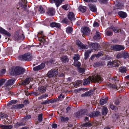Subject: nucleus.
<instances>
[{
    "mask_svg": "<svg viewBox=\"0 0 129 129\" xmlns=\"http://www.w3.org/2000/svg\"><path fill=\"white\" fill-rule=\"evenodd\" d=\"M25 124H23L22 123L17 122L15 125H14V126L15 127H17L20 126L24 125Z\"/></svg>",
    "mask_w": 129,
    "mask_h": 129,
    "instance_id": "obj_43",
    "label": "nucleus"
},
{
    "mask_svg": "<svg viewBox=\"0 0 129 129\" xmlns=\"http://www.w3.org/2000/svg\"><path fill=\"white\" fill-rule=\"evenodd\" d=\"M31 117V115L27 114L23 118L22 121H23L25 122L28 119H30Z\"/></svg>",
    "mask_w": 129,
    "mask_h": 129,
    "instance_id": "obj_30",
    "label": "nucleus"
},
{
    "mask_svg": "<svg viewBox=\"0 0 129 129\" xmlns=\"http://www.w3.org/2000/svg\"><path fill=\"white\" fill-rule=\"evenodd\" d=\"M100 35L99 32H96L95 35L93 37V39L95 40H97L100 38Z\"/></svg>",
    "mask_w": 129,
    "mask_h": 129,
    "instance_id": "obj_34",
    "label": "nucleus"
},
{
    "mask_svg": "<svg viewBox=\"0 0 129 129\" xmlns=\"http://www.w3.org/2000/svg\"><path fill=\"white\" fill-rule=\"evenodd\" d=\"M17 101L16 100H12L9 102V103L8 104L11 105L13 104H15L17 103Z\"/></svg>",
    "mask_w": 129,
    "mask_h": 129,
    "instance_id": "obj_45",
    "label": "nucleus"
},
{
    "mask_svg": "<svg viewBox=\"0 0 129 129\" xmlns=\"http://www.w3.org/2000/svg\"><path fill=\"white\" fill-rule=\"evenodd\" d=\"M0 33L6 35L8 36L9 37L11 36V35L7 31L1 27H0Z\"/></svg>",
    "mask_w": 129,
    "mask_h": 129,
    "instance_id": "obj_18",
    "label": "nucleus"
},
{
    "mask_svg": "<svg viewBox=\"0 0 129 129\" xmlns=\"http://www.w3.org/2000/svg\"><path fill=\"white\" fill-rule=\"evenodd\" d=\"M68 22V19L67 18H64L62 21V23H65L67 24Z\"/></svg>",
    "mask_w": 129,
    "mask_h": 129,
    "instance_id": "obj_58",
    "label": "nucleus"
},
{
    "mask_svg": "<svg viewBox=\"0 0 129 129\" xmlns=\"http://www.w3.org/2000/svg\"><path fill=\"white\" fill-rule=\"evenodd\" d=\"M81 31L83 35H88L90 31V29L88 27H85L82 28L81 29Z\"/></svg>",
    "mask_w": 129,
    "mask_h": 129,
    "instance_id": "obj_8",
    "label": "nucleus"
},
{
    "mask_svg": "<svg viewBox=\"0 0 129 129\" xmlns=\"http://www.w3.org/2000/svg\"><path fill=\"white\" fill-rule=\"evenodd\" d=\"M31 79L30 78H26L24 81L22 83V84L23 85H25L28 84L31 80Z\"/></svg>",
    "mask_w": 129,
    "mask_h": 129,
    "instance_id": "obj_23",
    "label": "nucleus"
},
{
    "mask_svg": "<svg viewBox=\"0 0 129 129\" xmlns=\"http://www.w3.org/2000/svg\"><path fill=\"white\" fill-rule=\"evenodd\" d=\"M45 66V64L44 63H42L37 66L34 67L33 68V70L34 71H38L41 70L44 68Z\"/></svg>",
    "mask_w": 129,
    "mask_h": 129,
    "instance_id": "obj_9",
    "label": "nucleus"
},
{
    "mask_svg": "<svg viewBox=\"0 0 129 129\" xmlns=\"http://www.w3.org/2000/svg\"><path fill=\"white\" fill-rule=\"evenodd\" d=\"M87 111L86 109H81L79 111L76 112V114L77 117L83 115H87Z\"/></svg>",
    "mask_w": 129,
    "mask_h": 129,
    "instance_id": "obj_7",
    "label": "nucleus"
},
{
    "mask_svg": "<svg viewBox=\"0 0 129 129\" xmlns=\"http://www.w3.org/2000/svg\"><path fill=\"white\" fill-rule=\"evenodd\" d=\"M61 59L62 62L64 63L68 62L69 61V59L67 56H63L61 57Z\"/></svg>",
    "mask_w": 129,
    "mask_h": 129,
    "instance_id": "obj_27",
    "label": "nucleus"
},
{
    "mask_svg": "<svg viewBox=\"0 0 129 129\" xmlns=\"http://www.w3.org/2000/svg\"><path fill=\"white\" fill-rule=\"evenodd\" d=\"M116 58L118 59L122 57V54L119 53L118 54L116 55Z\"/></svg>",
    "mask_w": 129,
    "mask_h": 129,
    "instance_id": "obj_56",
    "label": "nucleus"
},
{
    "mask_svg": "<svg viewBox=\"0 0 129 129\" xmlns=\"http://www.w3.org/2000/svg\"><path fill=\"white\" fill-rule=\"evenodd\" d=\"M68 18L71 21H74L76 18L74 14L72 12H70L68 15Z\"/></svg>",
    "mask_w": 129,
    "mask_h": 129,
    "instance_id": "obj_16",
    "label": "nucleus"
},
{
    "mask_svg": "<svg viewBox=\"0 0 129 129\" xmlns=\"http://www.w3.org/2000/svg\"><path fill=\"white\" fill-rule=\"evenodd\" d=\"M122 57L124 59L128 58L129 57V53L126 52H124L122 53Z\"/></svg>",
    "mask_w": 129,
    "mask_h": 129,
    "instance_id": "obj_28",
    "label": "nucleus"
},
{
    "mask_svg": "<svg viewBox=\"0 0 129 129\" xmlns=\"http://www.w3.org/2000/svg\"><path fill=\"white\" fill-rule=\"evenodd\" d=\"M6 70L4 69H3L1 70L0 73V75H2L5 74L6 72Z\"/></svg>",
    "mask_w": 129,
    "mask_h": 129,
    "instance_id": "obj_57",
    "label": "nucleus"
},
{
    "mask_svg": "<svg viewBox=\"0 0 129 129\" xmlns=\"http://www.w3.org/2000/svg\"><path fill=\"white\" fill-rule=\"evenodd\" d=\"M24 38V36L23 34L19 35V33H16L14 36V38L16 40L23 39Z\"/></svg>",
    "mask_w": 129,
    "mask_h": 129,
    "instance_id": "obj_12",
    "label": "nucleus"
},
{
    "mask_svg": "<svg viewBox=\"0 0 129 129\" xmlns=\"http://www.w3.org/2000/svg\"><path fill=\"white\" fill-rule=\"evenodd\" d=\"M60 119L61 121L63 122L67 121L69 119V118L68 117L63 116H61Z\"/></svg>",
    "mask_w": 129,
    "mask_h": 129,
    "instance_id": "obj_36",
    "label": "nucleus"
},
{
    "mask_svg": "<svg viewBox=\"0 0 129 129\" xmlns=\"http://www.w3.org/2000/svg\"><path fill=\"white\" fill-rule=\"evenodd\" d=\"M58 74L57 70L56 69H52L49 71L47 74V76L49 78H51L55 76Z\"/></svg>",
    "mask_w": 129,
    "mask_h": 129,
    "instance_id": "obj_5",
    "label": "nucleus"
},
{
    "mask_svg": "<svg viewBox=\"0 0 129 129\" xmlns=\"http://www.w3.org/2000/svg\"><path fill=\"white\" fill-rule=\"evenodd\" d=\"M110 28H111L112 29L113 31L115 33H118L120 32L121 33H123V31L122 30L120 29H118L116 27H114L113 26H112Z\"/></svg>",
    "mask_w": 129,
    "mask_h": 129,
    "instance_id": "obj_21",
    "label": "nucleus"
},
{
    "mask_svg": "<svg viewBox=\"0 0 129 129\" xmlns=\"http://www.w3.org/2000/svg\"><path fill=\"white\" fill-rule=\"evenodd\" d=\"M119 71L122 73H125L127 71L126 68L125 67H122L119 68Z\"/></svg>",
    "mask_w": 129,
    "mask_h": 129,
    "instance_id": "obj_32",
    "label": "nucleus"
},
{
    "mask_svg": "<svg viewBox=\"0 0 129 129\" xmlns=\"http://www.w3.org/2000/svg\"><path fill=\"white\" fill-rule=\"evenodd\" d=\"M73 31V28L72 27H68L66 28V31L67 33H70Z\"/></svg>",
    "mask_w": 129,
    "mask_h": 129,
    "instance_id": "obj_39",
    "label": "nucleus"
},
{
    "mask_svg": "<svg viewBox=\"0 0 129 129\" xmlns=\"http://www.w3.org/2000/svg\"><path fill=\"white\" fill-rule=\"evenodd\" d=\"M6 86L5 89L6 90H9L11 88L10 86Z\"/></svg>",
    "mask_w": 129,
    "mask_h": 129,
    "instance_id": "obj_62",
    "label": "nucleus"
},
{
    "mask_svg": "<svg viewBox=\"0 0 129 129\" xmlns=\"http://www.w3.org/2000/svg\"><path fill=\"white\" fill-rule=\"evenodd\" d=\"M102 81L101 78L98 75H97L94 77H89L88 78L85 79L83 83V85H86L90 84V81L92 82L100 83Z\"/></svg>",
    "mask_w": 129,
    "mask_h": 129,
    "instance_id": "obj_1",
    "label": "nucleus"
},
{
    "mask_svg": "<svg viewBox=\"0 0 129 129\" xmlns=\"http://www.w3.org/2000/svg\"><path fill=\"white\" fill-rule=\"evenodd\" d=\"M82 81L81 80H78L77 81L76 83H75L74 84V85L75 86H78L80 84H81L82 83Z\"/></svg>",
    "mask_w": 129,
    "mask_h": 129,
    "instance_id": "obj_46",
    "label": "nucleus"
},
{
    "mask_svg": "<svg viewBox=\"0 0 129 129\" xmlns=\"http://www.w3.org/2000/svg\"><path fill=\"white\" fill-rule=\"evenodd\" d=\"M93 92V90H90L89 91L86 92V94L87 96H89L92 94Z\"/></svg>",
    "mask_w": 129,
    "mask_h": 129,
    "instance_id": "obj_41",
    "label": "nucleus"
},
{
    "mask_svg": "<svg viewBox=\"0 0 129 129\" xmlns=\"http://www.w3.org/2000/svg\"><path fill=\"white\" fill-rule=\"evenodd\" d=\"M25 69L22 67H17L14 69V73L16 75L23 74L25 71Z\"/></svg>",
    "mask_w": 129,
    "mask_h": 129,
    "instance_id": "obj_4",
    "label": "nucleus"
},
{
    "mask_svg": "<svg viewBox=\"0 0 129 129\" xmlns=\"http://www.w3.org/2000/svg\"><path fill=\"white\" fill-rule=\"evenodd\" d=\"M88 6L89 10L91 11L95 12L97 11V8L96 6L92 4H89Z\"/></svg>",
    "mask_w": 129,
    "mask_h": 129,
    "instance_id": "obj_10",
    "label": "nucleus"
},
{
    "mask_svg": "<svg viewBox=\"0 0 129 129\" xmlns=\"http://www.w3.org/2000/svg\"><path fill=\"white\" fill-rule=\"evenodd\" d=\"M102 115H106L108 112L107 108L106 107H103L102 109Z\"/></svg>",
    "mask_w": 129,
    "mask_h": 129,
    "instance_id": "obj_26",
    "label": "nucleus"
},
{
    "mask_svg": "<svg viewBox=\"0 0 129 129\" xmlns=\"http://www.w3.org/2000/svg\"><path fill=\"white\" fill-rule=\"evenodd\" d=\"M118 14L119 16L123 18L126 17L127 15L125 12L122 11H119L118 12Z\"/></svg>",
    "mask_w": 129,
    "mask_h": 129,
    "instance_id": "obj_25",
    "label": "nucleus"
},
{
    "mask_svg": "<svg viewBox=\"0 0 129 129\" xmlns=\"http://www.w3.org/2000/svg\"><path fill=\"white\" fill-rule=\"evenodd\" d=\"M43 117V114H40L38 116V120L40 122H41L42 121Z\"/></svg>",
    "mask_w": 129,
    "mask_h": 129,
    "instance_id": "obj_49",
    "label": "nucleus"
},
{
    "mask_svg": "<svg viewBox=\"0 0 129 129\" xmlns=\"http://www.w3.org/2000/svg\"><path fill=\"white\" fill-rule=\"evenodd\" d=\"M32 57V55L29 53H25L23 55H20L19 56V58L20 60L25 61L31 60Z\"/></svg>",
    "mask_w": 129,
    "mask_h": 129,
    "instance_id": "obj_2",
    "label": "nucleus"
},
{
    "mask_svg": "<svg viewBox=\"0 0 129 129\" xmlns=\"http://www.w3.org/2000/svg\"><path fill=\"white\" fill-rule=\"evenodd\" d=\"M62 8L65 10H67L69 9V6L67 5H66L62 6Z\"/></svg>",
    "mask_w": 129,
    "mask_h": 129,
    "instance_id": "obj_47",
    "label": "nucleus"
},
{
    "mask_svg": "<svg viewBox=\"0 0 129 129\" xmlns=\"http://www.w3.org/2000/svg\"><path fill=\"white\" fill-rule=\"evenodd\" d=\"M102 55V54L101 53H98V54L94 55L95 57H96V58H98L99 57L101 56V55Z\"/></svg>",
    "mask_w": 129,
    "mask_h": 129,
    "instance_id": "obj_63",
    "label": "nucleus"
},
{
    "mask_svg": "<svg viewBox=\"0 0 129 129\" xmlns=\"http://www.w3.org/2000/svg\"><path fill=\"white\" fill-rule=\"evenodd\" d=\"M82 125L83 127H90L91 126V124L89 122H86L84 124Z\"/></svg>",
    "mask_w": 129,
    "mask_h": 129,
    "instance_id": "obj_50",
    "label": "nucleus"
},
{
    "mask_svg": "<svg viewBox=\"0 0 129 129\" xmlns=\"http://www.w3.org/2000/svg\"><path fill=\"white\" fill-rule=\"evenodd\" d=\"M13 126L12 125H4L0 124V128L4 129H10L12 128Z\"/></svg>",
    "mask_w": 129,
    "mask_h": 129,
    "instance_id": "obj_24",
    "label": "nucleus"
},
{
    "mask_svg": "<svg viewBox=\"0 0 129 129\" xmlns=\"http://www.w3.org/2000/svg\"><path fill=\"white\" fill-rule=\"evenodd\" d=\"M76 44L82 49H87V48L88 47L87 46L85 45L82 43L79 40H77Z\"/></svg>",
    "mask_w": 129,
    "mask_h": 129,
    "instance_id": "obj_15",
    "label": "nucleus"
},
{
    "mask_svg": "<svg viewBox=\"0 0 129 129\" xmlns=\"http://www.w3.org/2000/svg\"><path fill=\"white\" fill-rule=\"evenodd\" d=\"M111 49L117 51L124 50V47L123 46L121 45H116L111 46Z\"/></svg>",
    "mask_w": 129,
    "mask_h": 129,
    "instance_id": "obj_6",
    "label": "nucleus"
},
{
    "mask_svg": "<svg viewBox=\"0 0 129 129\" xmlns=\"http://www.w3.org/2000/svg\"><path fill=\"white\" fill-rule=\"evenodd\" d=\"M31 93L32 94L34 95L35 96L40 95V93L38 92H36L32 91Z\"/></svg>",
    "mask_w": 129,
    "mask_h": 129,
    "instance_id": "obj_54",
    "label": "nucleus"
},
{
    "mask_svg": "<svg viewBox=\"0 0 129 129\" xmlns=\"http://www.w3.org/2000/svg\"><path fill=\"white\" fill-rule=\"evenodd\" d=\"M84 1L86 2H97V0H84Z\"/></svg>",
    "mask_w": 129,
    "mask_h": 129,
    "instance_id": "obj_55",
    "label": "nucleus"
},
{
    "mask_svg": "<svg viewBox=\"0 0 129 129\" xmlns=\"http://www.w3.org/2000/svg\"><path fill=\"white\" fill-rule=\"evenodd\" d=\"M110 107L112 110L116 111L117 110V107L114 106L112 104H110Z\"/></svg>",
    "mask_w": 129,
    "mask_h": 129,
    "instance_id": "obj_40",
    "label": "nucleus"
},
{
    "mask_svg": "<svg viewBox=\"0 0 129 129\" xmlns=\"http://www.w3.org/2000/svg\"><path fill=\"white\" fill-rule=\"evenodd\" d=\"M89 54L87 53V52H85V57L84 58V59L85 60L89 56Z\"/></svg>",
    "mask_w": 129,
    "mask_h": 129,
    "instance_id": "obj_61",
    "label": "nucleus"
},
{
    "mask_svg": "<svg viewBox=\"0 0 129 129\" xmlns=\"http://www.w3.org/2000/svg\"><path fill=\"white\" fill-rule=\"evenodd\" d=\"M15 82V79L12 78L9 80L5 84L6 86H10L13 85Z\"/></svg>",
    "mask_w": 129,
    "mask_h": 129,
    "instance_id": "obj_14",
    "label": "nucleus"
},
{
    "mask_svg": "<svg viewBox=\"0 0 129 129\" xmlns=\"http://www.w3.org/2000/svg\"><path fill=\"white\" fill-rule=\"evenodd\" d=\"M6 80L4 79H0V86H2L5 82Z\"/></svg>",
    "mask_w": 129,
    "mask_h": 129,
    "instance_id": "obj_51",
    "label": "nucleus"
},
{
    "mask_svg": "<svg viewBox=\"0 0 129 129\" xmlns=\"http://www.w3.org/2000/svg\"><path fill=\"white\" fill-rule=\"evenodd\" d=\"M50 26L52 27H56L60 28V24L55 22H53L50 24Z\"/></svg>",
    "mask_w": 129,
    "mask_h": 129,
    "instance_id": "obj_22",
    "label": "nucleus"
},
{
    "mask_svg": "<svg viewBox=\"0 0 129 129\" xmlns=\"http://www.w3.org/2000/svg\"><path fill=\"white\" fill-rule=\"evenodd\" d=\"M100 113V112L99 111H97L95 112H94L90 113L87 115V116L92 117L94 116H96L99 115Z\"/></svg>",
    "mask_w": 129,
    "mask_h": 129,
    "instance_id": "obj_13",
    "label": "nucleus"
},
{
    "mask_svg": "<svg viewBox=\"0 0 129 129\" xmlns=\"http://www.w3.org/2000/svg\"><path fill=\"white\" fill-rule=\"evenodd\" d=\"M108 64L110 65H112L113 66L118 67L120 64V62L117 60H115L112 61H110L108 63Z\"/></svg>",
    "mask_w": 129,
    "mask_h": 129,
    "instance_id": "obj_11",
    "label": "nucleus"
},
{
    "mask_svg": "<svg viewBox=\"0 0 129 129\" xmlns=\"http://www.w3.org/2000/svg\"><path fill=\"white\" fill-rule=\"evenodd\" d=\"M90 46L92 47V49L95 50L98 48L99 45L96 43H91Z\"/></svg>",
    "mask_w": 129,
    "mask_h": 129,
    "instance_id": "obj_20",
    "label": "nucleus"
},
{
    "mask_svg": "<svg viewBox=\"0 0 129 129\" xmlns=\"http://www.w3.org/2000/svg\"><path fill=\"white\" fill-rule=\"evenodd\" d=\"M106 34L108 36H111L112 35L113 33L110 30H109L107 32Z\"/></svg>",
    "mask_w": 129,
    "mask_h": 129,
    "instance_id": "obj_52",
    "label": "nucleus"
},
{
    "mask_svg": "<svg viewBox=\"0 0 129 129\" xmlns=\"http://www.w3.org/2000/svg\"><path fill=\"white\" fill-rule=\"evenodd\" d=\"M21 1L19 3V4L20 6L22 8V9H23L24 10L23 12L26 14H28L29 13V12L27 8V6L26 5L27 3V1L26 0H19Z\"/></svg>",
    "mask_w": 129,
    "mask_h": 129,
    "instance_id": "obj_3",
    "label": "nucleus"
},
{
    "mask_svg": "<svg viewBox=\"0 0 129 129\" xmlns=\"http://www.w3.org/2000/svg\"><path fill=\"white\" fill-rule=\"evenodd\" d=\"M38 10L41 13H44L45 12V11L44 10L43 8L41 6H40L39 7Z\"/></svg>",
    "mask_w": 129,
    "mask_h": 129,
    "instance_id": "obj_48",
    "label": "nucleus"
},
{
    "mask_svg": "<svg viewBox=\"0 0 129 129\" xmlns=\"http://www.w3.org/2000/svg\"><path fill=\"white\" fill-rule=\"evenodd\" d=\"M55 12V10L52 8L49 9L47 11V13L49 16H52L54 14Z\"/></svg>",
    "mask_w": 129,
    "mask_h": 129,
    "instance_id": "obj_19",
    "label": "nucleus"
},
{
    "mask_svg": "<svg viewBox=\"0 0 129 129\" xmlns=\"http://www.w3.org/2000/svg\"><path fill=\"white\" fill-rule=\"evenodd\" d=\"M75 61H77L80 59V56L78 54H75L73 58Z\"/></svg>",
    "mask_w": 129,
    "mask_h": 129,
    "instance_id": "obj_37",
    "label": "nucleus"
},
{
    "mask_svg": "<svg viewBox=\"0 0 129 129\" xmlns=\"http://www.w3.org/2000/svg\"><path fill=\"white\" fill-rule=\"evenodd\" d=\"M50 100H46L45 101V102L41 103V104H42V105H43V104L45 105L47 104H48L50 103Z\"/></svg>",
    "mask_w": 129,
    "mask_h": 129,
    "instance_id": "obj_53",
    "label": "nucleus"
},
{
    "mask_svg": "<svg viewBox=\"0 0 129 129\" xmlns=\"http://www.w3.org/2000/svg\"><path fill=\"white\" fill-rule=\"evenodd\" d=\"M8 117V115L5 114L0 113V118H4Z\"/></svg>",
    "mask_w": 129,
    "mask_h": 129,
    "instance_id": "obj_42",
    "label": "nucleus"
},
{
    "mask_svg": "<svg viewBox=\"0 0 129 129\" xmlns=\"http://www.w3.org/2000/svg\"><path fill=\"white\" fill-rule=\"evenodd\" d=\"M62 0H49L50 2L52 3L54 2L55 4L57 7L62 3Z\"/></svg>",
    "mask_w": 129,
    "mask_h": 129,
    "instance_id": "obj_17",
    "label": "nucleus"
},
{
    "mask_svg": "<svg viewBox=\"0 0 129 129\" xmlns=\"http://www.w3.org/2000/svg\"><path fill=\"white\" fill-rule=\"evenodd\" d=\"M24 105L23 104H20L17 105H15L13 106V108H21L24 107Z\"/></svg>",
    "mask_w": 129,
    "mask_h": 129,
    "instance_id": "obj_35",
    "label": "nucleus"
},
{
    "mask_svg": "<svg viewBox=\"0 0 129 129\" xmlns=\"http://www.w3.org/2000/svg\"><path fill=\"white\" fill-rule=\"evenodd\" d=\"M78 8L79 11L82 13L85 12L86 10V7L84 6H80Z\"/></svg>",
    "mask_w": 129,
    "mask_h": 129,
    "instance_id": "obj_29",
    "label": "nucleus"
},
{
    "mask_svg": "<svg viewBox=\"0 0 129 129\" xmlns=\"http://www.w3.org/2000/svg\"><path fill=\"white\" fill-rule=\"evenodd\" d=\"M107 85L110 87L112 88L116 89L117 87L116 85L114 84H112L111 83H109L107 84Z\"/></svg>",
    "mask_w": 129,
    "mask_h": 129,
    "instance_id": "obj_38",
    "label": "nucleus"
},
{
    "mask_svg": "<svg viewBox=\"0 0 129 129\" xmlns=\"http://www.w3.org/2000/svg\"><path fill=\"white\" fill-rule=\"evenodd\" d=\"M38 90L41 93H44L45 92L46 90V88L44 86H42L39 88Z\"/></svg>",
    "mask_w": 129,
    "mask_h": 129,
    "instance_id": "obj_31",
    "label": "nucleus"
},
{
    "mask_svg": "<svg viewBox=\"0 0 129 129\" xmlns=\"http://www.w3.org/2000/svg\"><path fill=\"white\" fill-rule=\"evenodd\" d=\"M93 26L94 27H98L99 26V23L97 22H94L93 24Z\"/></svg>",
    "mask_w": 129,
    "mask_h": 129,
    "instance_id": "obj_64",
    "label": "nucleus"
},
{
    "mask_svg": "<svg viewBox=\"0 0 129 129\" xmlns=\"http://www.w3.org/2000/svg\"><path fill=\"white\" fill-rule=\"evenodd\" d=\"M107 98H105L101 100L100 102V104L101 105H104L107 102Z\"/></svg>",
    "mask_w": 129,
    "mask_h": 129,
    "instance_id": "obj_33",
    "label": "nucleus"
},
{
    "mask_svg": "<svg viewBox=\"0 0 129 129\" xmlns=\"http://www.w3.org/2000/svg\"><path fill=\"white\" fill-rule=\"evenodd\" d=\"M50 103H53L54 102H56L57 101V100L56 99H54L53 100H50Z\"/></svg>",
    "mask_w": 129,
    "mask_h": 129,
    "instance_id": "obj_59",
    "label": "nucleus"
},
{
    "mask_svg": "<svg viewBox=\"0 0 129 129\" xmlns=\"http://www.w3.org/2000/svg\"><path fill=\"white\" fill-rule=\"evenodd\" d=\"M78 69V72L81 73H83L85 72V71L84 69L81 68H79Z\"/></svg>",
    "mask_w": 129,
    "mask_h": 129,
    "instance_id": "obj_44",
    "label": "nucleus"
},
{
    "mask_svg": "<svg viewBox=\"0 0 129 129\" xmlns=\"http://www.w3.org/2000/svg\"><path fill=\"white\" fill-rule=\"evenodd\" d=\"M115 103L116 105H118L120 103L119 100L118 99H116L115 101Z\"/></svg>",
    "mask_w": 129,
    "mask_h": 129,
    "instance_id": "obj_60",
    "label": "nucleus"
}]
</instances>
